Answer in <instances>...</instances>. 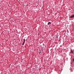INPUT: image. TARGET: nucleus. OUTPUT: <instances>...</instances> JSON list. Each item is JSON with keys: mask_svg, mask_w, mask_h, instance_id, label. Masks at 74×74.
Segmentation results:
<instances>
[{"mask_svg": "<svg viewBox=\"0 0 74 74\" xmlns=\"http://www.w3.org/2000/svg\"><path fill=\"white\" fill-rule=\"evenodd\" d=\"M72 61V62H74V59H73Z\"/></svg>", "mask_w": 74, "mask_h": 74, "instance_id": "obj_4", "label": "nucleus"}, {"mask_svg": "<svg viewBox=\"0 0 74 74\" xmlns=\"http://www.w3.org/2000/svg\"><path fill=\"white\" fill-rule=\"evenodd\" d=\"M25 39H23V42L22 44V45H24V44H25Z\"/></svg>", "mask_w": 74, "mask_h": 74, "instance_id": "obj_2", "label": "nucleus"}, {"mask_svg": "<svg viewBox=\"0 0 74 74\" xmlns=\"http://www.w3.org/2000/svg\"><path fill=\"white\" fill-rule=\"evenodd\" d=\"M39 54H40V53H41V51H40L39 52Z\"/></svg>", "mask_w": 74, "mask_h": 74, "instance_id": "obj_6", "label": "nucleus"}, {"mask_svg": "<svg viewBox=\"0 0 74 74\" xmlns=\"http://www.w3.org/2000/svg\"><path fill=\"white\" fill-rule=\"evenodd\" d=\"M71 53H73V51H72V50H71Z\"/></svg>", "mask_w": 74, "mask_h": 74, "instance_id": "obj_5", "label": "nucleus"}, {"mask_svg": "<svg viewBox=\"0 0 74 74\" xmlns=\"http://www.w3.org/2000/svg\"><path fill=\"white\" fill-rule=\"evenodd\" d=\"M51 50H52V49H51Z\"/></svg>", "mask_w": 74, "mask_h": 74, "instance_id": "obj_8", "label": "nucleus"}, {"mask_svg": "<svg viewBox=\"0 0 74 74\" xmlns=\"http://www.w3.org/2000/svg\"><path fill=\"white\" fill-rule=\"evenodd\" d=\"M50 24H51V22H49L48 23V25H49Z\"/></svg>", "mask_w": 74, "mask_h": 74, "instance_id": "obj_3", "label": "nucleus"}, {"mask_svg": "<svg viewBox=\"0 0 74 74\" xmlns=\"http://www.w3.org/2000/svg\"><path fill=\"white\" fill-rule=\"evenodd\" d=\"M43 45H44V43L43 44Z\"/></svg>", "mask_w": 74, "mask_h": 74, "instance_id": "obj_7", "label": "nucleus"}, {"mask_svg": "<svg viewBox=\"0 0 74 74\" xmlns=\"http://www.w3.org/2000/svg\"><path fill=\"white\" fill-rule=\"evenodd\" d=\"M70 18H74V14H73L72 15H71L70 16Z\"/></svg>", "mask_w": 74, "mask_h": 74, "instance_id": "obj_1", "label": "nucleus"}]
</instances>
